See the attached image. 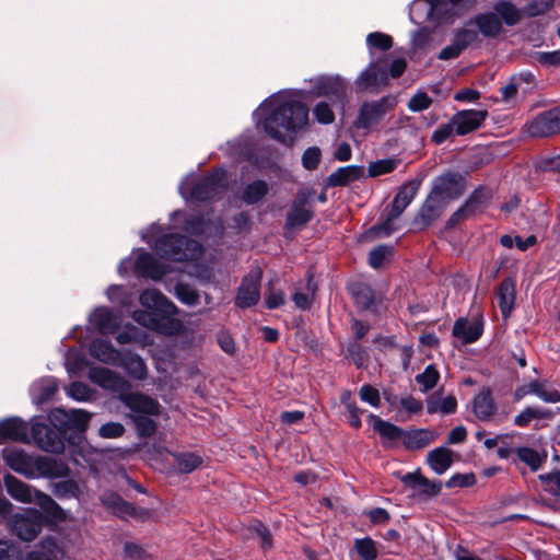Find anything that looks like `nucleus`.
<instances>
[{
    "instance_id": "1",
    "label": "nucleus",
    "mask_w": 560,
    "mask_h": 560,
    "mask_svg": "<svg viewBox=\"0 0 560 560\" xmlns=\"http://www.w3.org/2000/svg\"><path fill=\"white\" fill-rule=\"evenodd\" d=\"M257 113L264 130L272 139L285 142L287 136L304 128L308 122L307 107L298 101H284L282 95L275 94L265 100Z\"/></svg>"
},
{
    "instance_id": "2",
    "label": "nucleus",
    "mask_w": 560,
    "mask_h": 560,
    "mask_svg": "<svg viewBox=\"0 0 560 560\" xmlns=\"http://www.w3.org/2000/svg\"><path fill=\"white\" fill-rule=\"evenodd\" d=\"M226 188V172L217 168L201 178H185L179 185V194L186 201H209L221 197Z\"/></svg>"
},
{
    "instance_id": "3",
    "label": "nucleus",
    "mask_w": 560,
    "mask_h": 560,
    "mask_svg": "<svg viewBox=\"0 0 560 560\" xmlns=\"http://www.w3.org/2000/svg\"><path fill=\"white\" fill-rule=\"evenodd\" d=\"M404 58L389 61L388 57L371 61L369 67L361 72L355 81L357 91H366L387 84L389 78H399L406 70Z\"/></svg>"
},
{
    "instance_id": "4",
    "label": "nucleus",
    "mask_w": 560,
    "mask_h": 560,
    "mask_svg": "<svg viewBox=\"0 0 560 560\" xmlns=\"http://www.w3.org/2000/svg\"><path fill=\"white\" fill-rule=\"evenodd\" d=\"M154 250L165 259L186 261L195 258L200 252L198 242L180 234H164L155 240Z\"/></svg>"
},
{
    "instance_id": "5",
    "label": "nucleus",
    "mask_w": 560,
    "mask_h": 560,
    "mask_svg": "<svg viewBox=\"0 0 560 560\" xmlns=\"http://www.w3.org/2000/svg\"><path fill=\"white\" fill-rule=\"evenodd\" d=\"M4 485L8 493L16 501L35 503L46 513L56 517L62 513L61 508L48 494L33 489L11 475L4 476Z\"/></svg>"
},
{
    "instance_id": "6",
    "label": "nucleus",
    "mask_w": 560,
    "mask_h": 560,
    "mask_svg": "<svg viewBox=\"0 0 560 560\" xmlns=\"http://www.w3.org/2000/svg\"><path fill=\"white\" fill-rule=\"evenodd\" d=\"M396 105L397 100L393 95L363 102L353 121V127L365 131L377 130L386 115L393 112Z\"/></svg>"
},
{
    "instance_id": "7",
    "label": "nucleus",
    "mask_w": 560,
    "mask_h": 560,
    "mask_svg": "<svg viewBox=\"0 0 560 560\" xmlns=\"http://www.w3.org/2000/svg\"><path fill=\"white\" fill-rule=\"evenodd\" d=\"M43 514L35 509H27L8 518V527L21 540L32 541L40 533Z\"/></svg>"
},
{
    "instance_id": "8",
    "label": "nucleus",
    "mask_w": 560,
    "mask_h": 560,
    "mask_svg": "<svg viewBox=\"0 0 560 560\" xmlns=\"http://www.w3.org/2000/svg\"><path fill=\"white\" fill-rule=\"evenodd\" d=\"M466 188L467 179L465 175L447 172L435 178L431 191L447 205L451 200L458 199Z\"/></svg>"
},
{
    "instance_id": "9",
    "label": "nucleus",
    "mask_w": 560,
    "mask_h": 560,
    "mask_svg": "<svg viewBox=\"0 0 560 560\" xmlns=\"http://www.w3.org/2000/svg\"><path fill=\"white\" fill-rule=\"evenodd\" d=\"M526 131L534 138H549L560 133V106L535 115L526 124Z\"/></svg>"
},
{
    "instance_id": "10",
    "label": "nucleus",
    "mask_w": 560,
    "mask_h": 560,
    "mask_svg": "<svg viewBox=\"0 0 560 560\" xmlns=\"http://www.w3.org/2000/svg\"><path fill=\"white\" fill-rule=\"evenodd\" d=\"M314 190H299L287 213L288 229L301 228L307 224L314 215Z\"/></svg>"
},
{
    "instance_id": "11",
    "label": "nucleus",
    "mask_w": 560,
    "mask_h": 560,
    "mask_svg": "<svg viewBox=\"0 0 560 560\" xmlns=\"http://www.w3.org/2000/svg\"><path fill=\"white\" fill-rule=\"evenodd\" d=\"M262 271L259 267L252 268L242 279L235 296V305L247 308L256 305L260 300Z\"/></svg>"
},
{
    "instance_id": "12",
    "label": "nucleus",
    "mask_w": 560,
    "mask_h": 560,
    "mask_svg": "<svg viewBox=\"0 0 560 560\" xmlns=\"http://www.w3.org/2000/svg\"><path fill=\"white\" fill-rule=\"evenodd\" d=\"M58 548L54 542H43L23 558L21 550L11 542L0 540V560H57Z\"/></svg>"
},
{
    "instance_id": "13",
    "label": "nucleus",
    "mask_w": 560,
    "mask_h": 560,
    "mask_svg": "<svg viewBox=\"0 0 560 560\" xmlns=\"http://www.w3.org/2000/svg\"><path fill=\"white\" fill-rule=\"evenodd\" d=\"M31 436L34 443L45 452L61 453L65 448L62 432L43 422H33Z\"/></svg>"
},
{
    "instance_id": "14",
    "label": "nucleus",
    "mask_w": 560,
    "mask_h": 560,
    "mask_svg": "<svg viewBox=\"0 0 560 560\" xmlns=\"http://www.w3.org/2000/svg\"><path fill=\"white\" fill-rule=\"evenodd\" d=\"M101 502L115 515L124 520L135 518L139 521H144L150 516L149 510L138 508L126 502L120 495L113 491L104 492L101 495Z\"/></svg>"
},
{
    "instance_id": "15",
    "label": "nucleus",
    "mask_w": 560,
    "mask_h": 560,
    "mask_svg": "<svg viewBox=\"0 0 560 560\" xmlns=\"http://www.w3.org/2000/svg\"><path fill=\"white\" fill-rule=\"evenodd\" d=\"M140 304L150 313L147 315H176V306L159 290L147 289L139 296ZM131 315H145L143 311H136Z\"/></svg>"
},
{
    "instance_id": "16",
    "label": "nucleus",
    "mask_w": 560,
    "mask_h": 560,
    "mask_svg": "<svg viewBox=\"0 0 560 560\" xmlns=\"http://www.w3.org/2000/svg\"><path fill=\"white\" fill-rule=\"evenodd\" d=\"M400 480L412 491V495L420 500L436 497L442 490V482L440 480H430L419 470L401 476Z\"/></svg>"
},
{
    "instance_id": "17",
    "label": "nucleus",
    "mask_w": 560,
    "mask_h": 560,
    "mask_svg": "<svg viewBox=\"0 0 560 560\" xmlns=\"http://www.w3.org/2000/svg\"><path fill=\"white\" fill-rule=\"evenodd\" d=\"M70 472L68 465L55 457L49 456H35L33 464V476L30 479L34 478H63L67 477Z\"/></svg>"
},
{
    "instance_id": "18",
    "label": "nucleus",
    "mask_w": 560,
    "mask_h": 560,
    "mask_svg": "<svg viewBox=\"0 0 560 560\" xmlns=\"http://www.w3.org/2000/svg\"><path fill=\"white\" fill-rule=\"evenodd\" d=\"M529 394L536 395L545 402L556 404L560 401V390L547 381H534L517 387L514 392V400L520 401Z\"/></svg>"
},
{
    "instance_id": "19",
    "label": "nucleus",
    "mask_w": 560,
    "mask_h": 560,
    "mask_svg": "<svg viewBox=\"0 0 560 560\" xmlns=\"http://www.w3.org/2000/svg\"><path fill=\"white\" fill-rule=\"evenodd\" d=\"M170 271L168 266L161 262L148 252L139 253L135 261V272L139 277L150 278L154 281L161 280Z\"/></svg>"
},
{
    "instance_id": "20",
    "label": "nucleus",
    "mask_w": 560,
    "mask_h": 560,
    "mask_svg": "<svg viewBox=\"0 0 560 560\" xmlns=\"http://www.w3.org/2000/svg\"><path fill=\"white\" fill-rule=\"evenodd\" d=\"M487 117V110L465 109L457 112L453 116L452 121L454 124L456 135L465 136L480 128Z\"/></svg>"
},
{
    "instance_id": "21",
    "label": "nucleus",
    "mask_w": 560,
    "mask_h": 560,
    "mask_svg": "<svg viewBox=\"0 0 560 560\" xmlns=\"http://www.w3.org/2000/svg\"><path fill=\"white\" fill-rule=\"evenodd\" d=\"M482 331V317H458L453 327V336L465 345L477 341Z\"/></svg>"
},
{
    "instance_id": "22",
    "label": "nucleus",
    "mask_w": 560,
    "mask_h": 560,
    "mask_svg": "<svg viewBox=\"0 0 560 560\" xmlns=\"http://www.w3.org/2000/svg\"><path fill=\"white\" fill-rule=\"evenodd\" d=\"M120 401L130 409L129 415H160V404L143 394L128 393L119 396Z\"/></svg>"
},
{
    "instance_id": "23",
    "label": "nucleus",
    "mask_w": 560,
    "mask_h": 560,
    "mask_svg": "<svg viewBox=\"0 0 560 560\" xmlns=\"http://www.w3.org/2000/svg\"><path fill=\"white\" fill-rule=\"evenodd\" d=\"M90 380L104 389L115 393H124L128 388L127 381L106 368H92L89 372Z\"/></svg>"
},
{
    "instance_id": "24",
    "label": "nucleus",
    "mask_w": 560,
    "mask_h": 560,
    "mask_svg": "<svg viewBox=\"0 0 560 560\" xmlns=\"http://www.w3.org/2000/svg\"><path fill=\"white\" fill-rule=\"evenodd\" d=\"M349 291L360 311L381 312L382 301L377 299L370 285L363 282H354L349 287Z\"/></svg>"
},
{
    "instance_id": "25",
    "label": "nucleus",
    "mask_w": 560,
    "mask_h": 560,
    "mask_svg": "<svg viewBox=\"0 0 560 560\" xmlns=\"http://www.w3.org/2000/svg\"><path fill=\"white\" fill-rule=\"evenodd\" d=\"M5 464L15 472L26 478L32 477L34 458L18 447H5L2 452Z\"/></svg>"
},
{
    "instance_id": "26",
    "label": "nucleus",
    "mask_w": 560,
    "mask_h": 560,
    "mask_svg": "<svg viewBox=\"0 0 560 560\" xmlns=\"http://www.w3.org/2000/svg\"><path fill=\"white\" fill-rule=\"evenodd\" d=\"M445 207L446 203L431 191L415 217V226H418L419 229L429 226L442 214Z\"/></svg>"
},
{
    "instance_id": "27",
    "label": "nucleus",
    "mask_w": 560,
    "mask_h": 560,
    "mask_svg": "<svg viewBox=\"0 0 560 560\" xmlns=\"http://www.w3.org/2000/svg\"><path fill=\"white\" fill-rule=\"evenodd\" d=\"M90 418L91 413L83 409L66 411L58 408L50 412V420L55 425L59 423L61 427H70L78 430H85Z\"/></svg>"
},
{
    "instance_id": "28",
    "label": "nucleus",
    "mask_w": 560,
    "mask_h": 560,
    "mask_svg": "<svg viewBox=\"0 0 560 560\" xmlns=\"http://www.w3.org/2000/svg\"><path fill=\"white\" fill-rule=\"evenodd\" d=\"M471 412L480 421H490L495 415L497 405L489 387H482L470 402Z\"/></svg>"
},
{
    "instance_id": "29",
    "label": "nucleus",
    "mask_w": 560,
    "mask_h": 560,
    "mask_svg": "<svg viewBox=\"0 0 560 560\" xmlns=\"http://www.w3.org/2000/svg\"><path fill=\"white\" fill-rule=\"evenodd\" d=\"M28 425L20 418L13 417L0 422V444L7 441L28 443Z\"/></svg>"
},
{
    "instance_id": "30",
    "label": "nucleus",
    "mask_w": 560,
    "mask_h": 560,
    "mask_svg": "<svg viewBox=\"0 0 560 560\" xmlns=\"http://www.w3.org/2000/svg\"><path fill=\"white\" fill-rule=\"evenodd\" d=\"M144 326H150L163 335H178L183 330V323L178 317H135Z\"/></svg>"
},
{
    "instance_id": "31",
    "label": "nucleus",
    "mask_w": 560,
    "mask_h": 560,
    "mask_svg": "<svg viewBox=\"0 0 560 560\" xmlns=\"http://www.w3.org/2000/svg\"><path fill=\"white\" fill-rule=\"evenodd\" d=\"M365 177V170L360 165H348L337 168L327 178V185L331 187L347 186L352 182Z\"/></svg>"
},
{
    "instance_id": "32",
    "label": "nucleus",
    "mask_w": 560,
    "mask_h": 560,
    "mask_svg": "<svg viewBox=\"0 0 560 560\" xmlns=\"http://www.w3.org/2000/svg\"><path fill=\"white\" fill-rule=\"evenodd\" d=\"M345 91V84L338 77H320L315 81L314 92L318 96H328L342 101Z\"/></svg>"
},
{
    "instance_id": "33",
    "label": "nucleus",
    "mask_w": 560,
    "mask_h": 560,
    "mask_svg": "<svg viewBox=\"0 0 560 560\" xmlns=\"http://www.w3.org/2000/svg\"><path fill=\"white\" fill-rule=\"evenodd\" d=\"M419 185L415 182L405 184L396 194L390 211V218L397 219L416 197Z\"/></svg>"
},
{
    "instance_id": "34",
    "label": "nucleus",
    "mask_w": 560,
    "mask_h": 560,
    "mask_svg": "<svg viewBox=\"0 0 560 560\" xmlns=\"http://www.w3.org/2000/svg\"><path fill=\"white\" fill-rule=\"evenodd\" d=\"M90 353L92 357L101 362L107 364H118L120 361V353L116 350L110 342L104 339H95L90 346Z\"/></svg>"
},
{
    "instance_id": "35",
    "label": "nucleus",
    "mask_w": 560,
    "mask_h": 560,
    "mask_svg": "<svg viewBox=\"0 0 560 560\" xmlns=\"http://www.w3.org/2000/svg\"><path fill=\"white\" fill-rule=\"evenodd\" d=\"M369 421L372 424L373 430L380 434L383 444L397 441L401 438L404 439V431L399 427L384 421L380 417L372 413L369 415Z\"/></svg>"
},
{
    "instance_id": "36",
    "label": "nucleus",
    "mask_w": 560,
    "mask_h": 560,
    "mask_svg": "<svg viewBox=\"0 0 560 560\" xmlns=\"http://www.w3.org/2000/svg\"><path fill=\"white\" fill-rule=\"evenodd\" d=\"M453 455V451L440 446L428 453L427 462L435 474L443 475L452 466Z\"/></svg>"
},
{
    "instance_id": "37",
    "label": "nucleus",
    "mask_w": 560,
    "mask_h": 560,
    "mask_svg": "<svg viewBox=\"0 0 560 560\" xmlns=\"http://www.w3.org/2000/svg\"><path fill=\"white\" fill-rule=\"evenodd\" d=\"M436 438L434 431L428 429H416L404 432V443L407 448L420 450L431 444Z\"/></svg>"
},
{
    "instance_id": "38",
    "label": "nucleus",
    "mask_w": 560,
    "mask_h": 560,
    "mask_svg": "<svg viewBox=\"0 0 560 560\" xmlns=\"http://www.w3.org/2000/svg\"><path fill=\"white\" fill-rule=\"evenodd\" d=\"M474 23L485 37H495L502 31V22L493 12L477 15Z\"/></svg>"
},
{
    "instance_id": "39",
    "label": "nucleus",
    "mask_w": 560,
    "mask_h": 560,
    "mask_svg": "<svg viewBox=\"0 0 560 560\" xmlns=\"http://www.w3.org/2000/svg\"><path fill=\"white\" fill-rule=\"evenodd\" d=\"M58 384L55 378L47 377L35 382L31 387L32 399L36 404H43L57 393Z\"/></svg>"
},
{
    "instance_id": "40",
    "label": "nucleus",
    "mask_w": 560,
    "mask_h": 560,
    "mask_svg": "<svg viewBox=\"0 0 560 560\" xmlns=\"http://www.w3.org/2000/svg\"><path fill=\"white\" fill-rule=\"evenodd\" d=\"M430 0H415L409 10L410 20L415 24H434V14Z\"/></svg>"
},
{
    "instance_id": "41",
    "label": "nucleus",
    "mask_w": 560,
    "mask_h": 560,
    "mask_svg": "<svg viewBox=\"0 0 560 560\" xmlns=\"http://www.w3.org/2000/svg\"><path fill=\"white\" fill-rule=\"evenodd\" d=\"M514 284L510 279H505L501 282L497 293V303L500 307L502 315H509L511 313L514 306Z\"/></svg>"
},
{
    "instance_id": "42",
    "label": "nucleus",
    "mask_w": 560,
    "mask_h": 560,
    "mask_svg": "<svg viewBox=\"0 0 560 560\" xmlns=\"http://www.w3.org/2000/svg\"><path fill=\"white\" fill-rule=\"evenodd\" d=\"M460 0H430L434 14V25L446 22L456 13Z\"/></svg>"
},
{
    "instance_id": "43",
    "label": "nucleus",
    "mask_w": 560,
    "mask_h": 560,
    "mask_svg": "<svg viewBox=\"0 0 560 560\" xmlns=\"http://www.w3.org/2000/svg\"><path fill=\"white\" fill-rule=\"evenodd\" d=\"M316 288L313 277L310 273L307 275V281L305 283V292L301 287H296L292 300L300 311L304 312L310 310Z\"/></svg>"
},
{
    "instance_id": "44",
    "label": "nucleus",
    "mask_w": 560,
    "mask_h": 560,
    "mask_svg": "<svg viewBox=\"0 0 560 560\" xmlns=\"http://www.w3.org/2000/svg\"><path fill=\"white\" fill-rule=\"evenodd\" d=\"M551 416L552 413L547 409L528 406L514 417L513 423L526 428L535 420L549 419Z\"/></svg>"
},
{
    "instance_id": "45",
    "label": "nucleus",
    "mask_w": 560,
    "mask_h": 560,
    "mask_svg": "<svg viewBox=\"0 0 560 560\" xmlns=\"http://www.w3.org/2000/svg\"><path fill=\"white\" fill-rule=\"evenodd\" d=\"M268 190L269 186L265 180H254L244 188L242 199L246 205H255L265 198Z\"/></svg>"
},
{
    "instance_id": "46",
    "label": "nucleus",
    "mask_w": 560,
    "mask_h": 560,
    "mask_svg": "<svg viewBox=\"0 0 560 560\" xmlns=\"http://www.w3.org/2000/svg\"><path fill=\"white\" fill-rule=\"evenodd\" d=\"M106 296L114 307H127L132 303V294L126 287L112 284L106 290Z\"/></svg>"
},
{
    "instance_id": "47",
    "label": "nucleus",
    "mask_w": 560,
    "mask_h": 560,
    "mask_svg": "<svg viewBox=\"0 0 560 560\" xmlns=\"http://www.w3.org/2000/svg\"><path fill=\"white\" fill-rule=\"evenodd\" d=\"M173 457L182 474H189L202 464V458L196 453H175Z\"/></svg>"
},
{
    "instance_id": "48",
    "label": "nucleus",
    "mask_w": 560,
    "mask_h": 560,
    "mask_svg": "<svg viewBox=\"0 0 560 560\" xmlns=\"http://www.w3.org/2000/svg\"><path fill=\"white\" fill-rule=\"evenodd\" d=\"M152 415H129L140 438H150L156 431V422L151 418Z\"/></svg>"
},
{
    "instance_id": "49",
    "label": "nucleus",
    "mask_w": 560,
    "mask_h": 560,
    "mask_svg": "<svg viewBox=\"0 0 560 560\" xmlns=\"http://www.w3.org/2000/svg\"><path fill=\"white\" fill-rule=\"evenodd\" d=\"M515 455L521 462L528 465L533 471L538 470L545 460V456H541L536 450L526 446L516 447Z\"/></svg>"
},
{
    "instance_id": "50",
    "label": "nucleus",
    "mask_w": 560,
    "mask_h": 560,
    "mask_svg": "<svg viewBox=\"0 0 560 560\" xmlns=\"http://www.w3.org/2000/svg\"><path fill=\"white\" fill-rule=\"evenodd\" d=\"M52 493L58 499H70V498H79L81 491L79 485L72 480L67 479L52 485Z\"/></svg>"
},
{
    "instance_id": "51",
    "label": "nucleus",
    "mask_w": 560,
    "mask_h": 560,
    "mask_svg": "<svg viewBox=\"0 0 560 560\" xmlns=\"http://www.w3.org/2000/svg\"><path fill=\"white\" fill-rule=\"evenodd\" d=\"M354 549L361 560H377V548L375 541L370 537L354 540Z\"/></svg>"
},
{
    "instance_id": "52",
    "label": "nucleus",
    "mask_w": 560,
    "mask_h": 560,
    "mask_svg": "<svg viewBox=\"0 0 560 560\" xmlns=\"http://www.w3.org/2000/svg\"><path fill=\"white\" fill-rule=\"evenodd\" d=\"M440 378V373L433 364H429L424 371L416 376V382L421 386L422 392L432 389Z\"/></svg>"
},
{
    "instance_id": "53",
    "label": "nucleus",
    "mask_w": 560,
    "mask_h": 560,
    "mask_svg": "<svg viewBox=\"0 0 560 560\" xmlns=\"http://www.w3.org/2000/svg\"><path fill=\"white\" fill-rule=\"evenodd\" d=\"M494 10L500 20L502 19L510 26L515 25L521 19L518 10L510 2H500Z\"/></svg>"
},
{
    "instance_id": "54",
    "label": "nucleus",
    "mask_w": 560,
    "mask_h": 560,
    "mask_svg": "<svg viewBox=\"0 0 560 560\" xmlns=\"http://www.w3.org/2000/svg\"><path fill=\"white\" fill-rule=\"evenodd\" d=\"M479 40V34L475 28H457L454 32L453 42L457 44L462 50Z\"/></svg>"
},
{
    "instance_id": "55",
    "label": "nucleus",
    "mask_w": 560,
    "mask_h": 560,
    "mask_svg": "<svg viewBox=\"0 0 560 560\" xmlns=\"http://www.w3.org/2000/svg\"><path fill=\"white\" fill-rule=\"evenodd\" d=\"M366 45L370 49V54H372V48L387 51L393 46V38L387 34L374 32L366 36Z\"/></svg>"
},
{
    "instance_id": "56",
    "label": "nucleus",
    "mask_w": 560,
    "mask_h": 560,
    "mask_svg": "<svg viewBox=\"0 0 560 560\" xmlns=\"http://www.w3.org/2000/svg\"><path fill=\"white\" fill-rule=\"evenodd\" d=\"M398 165V161L395 159H384L376 162H372L369 165V176L376 177L383 174L393 172Z\"/></svg>"
},
{
    "instance_id": "57",
    "label": "nucleus",
    "mask_w": 560,
    "mask_h": 560,
    "mask_svg": "<svg viewBox=\"0 0 560 560\" xmlns=\"http://www.w3.org/2000/svg\"><path fill=\"white\" fill-rule=\"evenodd\" d=\"M542 489L555 497H560V470L539 475Z\"/></svg>"
},
{
    "instance_id": "58",
    "label": "nucleus",
    "mask_w": 560,
    "mask_h": 560,
    "mask_svg": "<svg viewBox=\"0 0 560 560\" xmlns=\"http://www.w3.org/2000/svg\"><path fill=\"white\" fill-rule=\"evenodd\" d=\"M284 293L280 289H276L272 282L268 283L265 292V305L268 310H277L284 304Z\"/></svg>"
},
{
    "instance_id": "59",
    "label": "nucleus",
    "mask_w": 560,
    "mask_h": 560,
    "mask_svg": "<svg viewBox=\"0 0 560 560\" xmlns=\"http://www.w3.org/2000/svg\"><path fill=\"white\" fill-rule=\"evenodd\" d=\"M66 392L68 396L79 401H86L93 397V390L81 382H73L66 388Z\"/></svg>"
},
{
    "instance_id": "60",
    "label": "nucleus",
    "mask_w": 560,
    "mask_h": 560,
    "mask_svg": "<svg viewBox=\"0 0 560 560\" xmlns=\"http://www.w3.org/2000/svg\"><path fill=\"white\" fill-rule=\"evenodd\" d=\"M175 293L178 300L185 304L194 305L198 302V294L189 284L178 282L175 287Z\"/></svg>"
},
{
    "instance_id": "61",
    "label": "nucleus",
    "mask_w": 560,
    "mask_h": 560,
    "mask_svg": "<svg viewBox=\"0 0 560 560\" xmlns=\"http://www.w3.org/2000/svg\"><path fill=\"white\" fill-rule=\"evenodd\" d=\"M392 253V247L387 245H380L371 249L369 253V264L372 268H380L386 257Z\"/></svg>"
},
{
    "instance_id": "62",
    "label": "nucleus",
    "mask_w": 560,
    "mask_h": 560,
    "mask_svg": "<svg viewBox=\"0 0 560 560\" xmlns=\"http://www.w3.org/2000/svg\"><path fill=\"white\" fill-rule=\"evenodd\" d=\"M476 483V477L472 472L455 474L445 483L446 488H466Z\"/></svg>"
},
{
    "instance_id": "63",
    "label": "nucleus",
    "mask_w": 560,
    "mask_h": 560,
    "mask_svg": "<svg viewBox=\"0 0 560 560\" xmlns=\"http://www.w3.org/2000/svg\"><path fill=\"white\" fill-rule=\"evenodd\" d=\"M313 115L319 124H331L335 120V114L326 102H319L313 109Z\"/></svg>"
},
{
    "instance_id": "64",
    "label": "nucleus",
    "mask_w": 560,
    "mask_h": 560,
    "mask_svg": "<svg viewBox=\"0 0 560 560\" xmlns=\"http://www.w3.org/2000/svg\"><path fill=\"white\" fill-rule=\"evenodd\" d=\"M432 104L431 97L425 92L416 93L408 102V108L413 112H422Z\"/></svg>"
}]
</instances>
